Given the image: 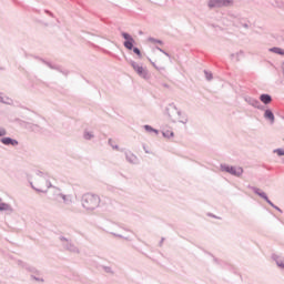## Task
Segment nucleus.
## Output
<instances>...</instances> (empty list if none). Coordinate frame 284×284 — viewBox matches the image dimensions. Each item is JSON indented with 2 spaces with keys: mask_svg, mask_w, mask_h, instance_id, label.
<instances>
[{
  "mask_svg": "<svg viewBox=\"0 0 284 284\" xmlns=\"http://www.w3.org/2000/svg\"><path fill=\"white\" fill-rule=\"evenodd\" d=\"M101 203V197L92 193H88L83 196V207L87 210H97Z\"/></svg>",
  "mask_w": 284,
  "mask_h": 284,
  "instance_id": "obj_1",
  "label": "nucleus"
},
{
  "mask_svg": "<svg viewBox=\"0 0 284 284\" xmlns=\"http://www.w3.org/2000/svg\"><path fill=\"white\" fill-rule=\"evenodd\" d=\"M222 170L223 172H229V174H233V176H241V174H243V168L223 165Z\"/></svg>",
  "mask_w": 284,
  "mask_h": 284,
  "instance_id": "obj_2",
  "label": "nucleus"
},
{
  "mask_svg": "<svg viewBox=\"0 0 284 284\" xmlns=\"http://www.w3.org/2000/svg\"><path fill=\"white\" fill-rule=\"evenodd\" d=\"M132 68L139 74V77H142V79H148V71L143 67L133 62Z\"/></svg>",
  "mask_w": 284,
  "mask_h": 284,
  "instance_id": "obj_3",
  "label": "nucleus"
},
{
  "mask_svg": "<svg viewBox=\"0 0 284 284\" xmlns=\"http://www.w3.org/2000/svg\"><path fill=\"white\" fill-rule=\"evenodd\" d=\"M210 8H221L223 6H230V1L227 0H210Z\"/></svg>",
  "mask_w": 284,
  "mask_h": 284,
  "instance_id": "obj_4",
  "label": "nucleus"
},
{
  "mask_svg": "<svg viewBox=\"0 0 284 284\" xmlns=\"http://www.w3.org/2000/svg\"><path fill=\"white\" fill-rule=\"evenodd\" d=\"M260 101L264 103V105H270L272 103V95L270 94H262L260 95Z\"/></svg>",
  "mask_w": 284,
  "mask_h": 284,
  "instance_id": "obj_5",
  "label": "nucleus"
},
{
  "mask_svg": "<svg viewBox=\"0 0 284 284\" xmlns=\"http://www.w3.org/2000/svg\"><path fill=\"white\" fill-rule=\"evenodd\" d=\"M1 143H3V145H19V142L17 140H13L11 138H3L1 140Z\"/></svg>",
  "mask_w": 284,
  "mask_h": 284,
  "instance_id": "obj_6",
  "label": "nucleus"
},
{
  "mask_svg": "<svg viewBox=\"0 0 284 284\" xmlns=\"http://www.w3.org/2000/svg\"><path fill=\"white\" fill-rule=\"evenodd\" d=\"M12 210L10 204L3 203V201L0 199V212H8Z\"/></svg>",
  "mask_w": 284,
  "mask_h": 284,
  "instance_id": "obj_7",
  "label": "nucleus"
},
{
  "mask_svg": "<svg viewBox=\"0 0 284 284\" xmlns=\"http://www.w3.org/2000/svg\"><path fill=\"white\" fill-rule=\"evenodd\" d=\"M124 48H126V50H132V48H134V39L126 40L124 42Z\"/></svg>",
  "mask_w": 284,
  "mask_h": 284,
  "instance_id": "obj_8",
  "label": "nucleus"
},
{
  "mask_svg": "<svg viewBox=\"0 0 284 284\" xmlns=\"http://www.w3.org/2000/svg\"><path fill=\"white\" fill-rule=\"evenodd\" d=\"M265 119H270L272 123H274V113L271 110H266L264 113Z\"/></svg>",
  "mask_w": 284,
  "mask_h": 284,
  "instance_id": "obj_9",
  "label": "nucleus"
},
{
  "mask_svg": "<svg viewBox=\"0 0 284 284\" xmlns=\"http://www.w3.org/2000/svg\"><path fill=\"white\" fill-rule=\"evenodd\" d=\"M163 136H165L166 139H171L172 136H174V132H172L171 130H166L163 132Z\"/></svg>",
  "mask_w": 284,
  "mask_h": 284,
  "instance_id": "obj_10",
  "label": "nucleus"
},
{
  "mask_svg": "<svg viewBox=\"0 0 284 284\" xmlns=\"http://www.w3.org/2000/svg\"><path fill=\"white\" fill-rule=\"evenodd\" d=\"M144 129L146 130V132H154L155 134H159V131L150 125H144Z\"/></svg>",
  "mask_w": 284,
  "mask_h": 284,
  "instance_id": "obj_11",
  "label": "nucleus"
},
{
  "mask_svg": "<svg viewBox=\"0 0 284 284\" xmlns=\"http://www.w3.org/2000/svg\"><path fill=\"white\" fill-rule=\"evenodd\" d=\"M271 51L275 52L276 54H284V51L281 48H273V49H271Z\"/></svg>",
  "mask_w": 284,
  "mask_h": 284,
  "instance_id": "obj_12",
  "label": "nucleus"
},
{
  "mask_svg": "<svg viewBox=\"0 0 284 284\" xmlns=\"http://www.w3.org/2000/svg\"><path fill=\"white\" fill-rule=\"evenodd\" d=\"M258 196H261L262 199H265V201H267V203H270V205H272V202L267 199V195L265 193H257Z\"/></svg>",
  "mask_w": 284,
  "mask_h": 284,
  "instance_id": "obj_13",
  "label": "nucleus"
},
{
  "mask_svg": "<svg viewBox=\"0 0 284 284\" xmlns=\"http://www.w3.org/2000/svg\"><path fill=\"white\" fill-rule=\"evenodd\" d=\"M278 156H284V149H277L274 151Z\"/></svg>",
  "mask_w": 284,
  "mask_h": 284,
  "instance_id": "obj_14",
  "label": "nucleus"
},
{
  "mask_svg": "<svg viewBox=\"0 0 284 284\" xmlns=\"http://www.w3.org/2000/svg\"><path fill=\"white\" fill-rule=\"evenodd\" d=\"M123 39H125V41H130V39H133L132 37H130V34L128 33H122Z\"/></svg>",
  "mask_w": 284,
  "mask_h": 284,
  "instance_id": "obj_15",
  "label": "nucleus"
},
{
  "mask_svg": "<svg viewBox=\"0 0 284 284\" xmlns=\"http://www.w3.org/2000/svg\"><path fill=\"white\" fill-rule=\"evenodd\" d=\"M133 52L138 54V57H141V50H139V48H134Z\"/></svg>",
  "mask_w": 284,
  "mask_h": 284,
  "instance_id": "obj_16",
  "label": "nucleus"
},
{
  "mask_svg": "<svg viewBox=\"0 0 284 284\" xmlns=\"http://www.w3.org/2000/svg\"><path fill=\"white\" fill-rule=\"evenodd\" d=\"M0 136H6V131H4V129H0Z\"/></svg>",
  "mask_w": 284,
  "mask_h": 284,
  "instance_id": "obj_17",
  "label": "nucleus"
},
{
  "mask_svg": "<svg viewBox=\"0 0 284 284\" xmlns=\"http://www.w3.org/2000/svg\"><path fill=\"white\" fill-rule=\"evenodd\" d=\"M206 79H207L209 81H211V79H212V73H207V72H206Z\"/></svg>",
  "mask_w": 284,
  "mask_h": 284,
  "instance_id": "obj_18",
  "label": "nucleus"
},
{
  "mask_svg": "<svg viewBox=\"0 0 284 284\" xmlns=\"http://www.w3.org/2000/svg\"><path fill=\"white\" fill-rule=\"evenodd\" d=\"M91 138H92V135L85 134V139H91Z\"/></svg>",
  "mask_w": 284,
  "mask_h": 284,
  "instance_id": "obj_19",
  "label": "nucleus"
},
{
  "mask_svg": "<svg viewBox=\"0 0 284 284\" xmlns=\"http://www.w3.org/2000/svg\"><path fill=\"white\" fill-rule=\"evenodd\" d=\"M280 265V267H284V263L283 264H278Z\"/></svg>",
  "mask_w": 284,
  "mask_h": 284,
  "instance_id": "obj_20",
  "label": "nucleus"
}]
</instances>
